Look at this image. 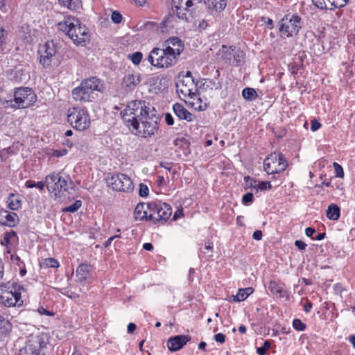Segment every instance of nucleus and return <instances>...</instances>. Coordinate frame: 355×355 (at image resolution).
Listing matches in <instances>:
<instances>
[{
	"instance_id": "1",
	"label": "nucleus",
	"mask_w": 355,
	"mask_h": 355,
	"mask_svg": "<svg viewBox=\"0 0 355 355\" xmlns=\"http://www.w3.org/2000/svg\"><path fill=\"white\" fill-rule=\"evenodd\" d=\"M58 28L65 33L67 35L77 44H85L89 40L88 30L85 26L82 25L78 19L67 16L60 22Z\"/></svg>"
},
{
	"instance_id": "2",
	"label": "nucleus",
	"mask_w": 355,
	"mask_h": 355,
	"mask_svg": "<svg viewBox=\"0 0 355 355\" xmlns=\"http://www.w3.org/2000/svg\"><path fill=\"white\" fill-rule=\"evenodd\" d=\"M150 112L145 101L136 100L130 102L121 114L125 124L132 129L138 128V123Z\"/></svg>"
},
{
	"instance_id": "3",
	"label": "nucleus",
	"mask_w": 355,
	"mask_h": 355,
	"mask_svg": "<svg viewBox=\"0 0 355 355\" xmlns=\"http://www.w3.org/2000/svg\"><path fill=\"white\" fill-rule=\"evenodd\" d=\"M103 84L96 77L83 80L80 85L72 90L73 98L80 103L92 102L96 97V92H101Z\"/></svg>"
},
{
	"instance_id": "4",
	"label": "nucleus",
	"mask_w": 355,
	"mask_h": 355,
	"mask_svg": "<svg viewBox=\"0 0 355 355\" xmlns=\"http://www.w3.org/2000/svg\"><path fill=\"white\" fill-rule=\"evenodd\" d=\"M49 345V336L44 332H36L27 338L20 355H46Z\"/></svg>"
},
{
	"instance_id": "5",
	"label": "nucleus",
	"mask_w": 355,
	"mask_h": 355,
	"mask_svg": "<svg viewBox=\"0 0 355 355\" xmlns=\"http://www.w3.org/2000/svg\"><path fill=\"white\" fill-rule=\"evenodd\" d=\"M24 287L16 282H7L0 284V303L6 306H21L24 301L21 293Z\"/></svg>"
},
{
	"instance_id": "6",
	"label": "nucleus",
	"mask_w": 355,
	"mask_h": 355,
	"mask_svg": "<svg viewBox=\"0 0 355 355\" xmlns=\"http://www.w3.org/2000/svg\"><path fill=\"white\" fill-rule=\"evenodd\" d=\"M148 61L157 69H167L177 64L178 60L163 46L155 47L149 53Z\"/></svg>"
},
{
	"instance_id": "7",
	"label": "nucleus",
	"mask_w": 355,
	"mask_h": 355,
	"mask_svg": "<svg viewBox=\"0 0 355 355\" xmlns=\"http://www.w3.org/2000/svg\"><path fill=\"white\" fill-rule=\"evenodd\" d=\"M67 121L73 128L83 131L90 126V116L86 108L70 107L67 110Z\"/></svg>"
},
{
	"instance_id": "8",
	"label": "nucleus",
	"mask_w": 355,
	"mask_h": 355,
	"mask_svg": "<svg viewBox=\"0 0 355 355\" xmlns=\"http://www.w3.org/2000/svg\"><path fill=\"white\" fill-rule=\"evenodd\" d=\"M159 116L152 110L148 115L146 116V117L138 123V128H132V131L135 130V134L141 137H150L157 133L159 130Z\"/></svg>"
},
{
	"instance_id": "9",
	"label": "nucleus",
	"mask_w": 355,
	"mask_h": 355,
	"mask_svg": "<svg viewBox=\"0 0 355 355\" xmlns=\"http://www.w3.org/2000/svg\"><path fill=\"white\" fill-rule=\"evenodd\" d=\"M302 19L297 14H287L278 23L281 36L293 37L298 33L302 28Z\"/></svg>"
},
{
	"instance_id": "10",
	"label": "nucleus",
	"mask_w": 355,
	"mask_h": 355,
	"mask_svg": "<svg viewBox=\"0 0 355 355\" xmlns=\"http://www.w3.org/2000/svg\"><path fill=\"white\" fill-rule=\"evenodd\" d=\"M45 184L48 191L57 196L58 193L67 191L72 188L73 182L69 177H62L61 173L53 172L46 177Z\"/></svg>"
},
{
	"instance_id": "11",
	"label": "nucleus",
	"mask_w": 355,
	"mask_h": 355,
	"mask_svg": "<svg viewBox=\"0 0 355 355\" xmlns=\"http://www.w3.org/2000/svg\"><path fill=\"white\" fill-rule=\"evenodd\" d=\"M36 99V95L32 89L19 88L15 92L14 101H10V105L14 108L24 109L33 105Z\"/></svg>"
},
{
	"instance_id": "12",
	"label": "nucleus",
	"mask_w": 355,
	"mask_h": 355,
	"mask_svg": "<svg viewBox=\"0 0 355 355\" xmlns=\"http://www.w3.org/2000/svg\"><path fill=\"white\" fill-rule=\"evenodd\" d=\"M288 166V162L282 153L274 152L270 154L263 162L265 171L268 174L283 172Z\"/></svg>"
},
{
	"instance_id": "13",
	"label": "nucleus",
	"mask_w": 355,
	"mask_h": 355,
	"mask_svg": "<svg viewBox=\"0 0 355 355\" xmlns=\"http://www.w3.org/2000/svg\"><path fill=\"white\" fill-rule=\"evenodd\" d=\"M218 55L226 63L234 66L239 65L245 58L243 51L240 49L224 45L218 51Z\"/></svg>"
},
{
	"instance_id": "14",
	"label": "nucleus",
	"mask_w": 355,
	"mask_h": 355,
	"mask_svg": "<svg viewBox=\"0 0 355 355\" xmlns=\"http://www.w3.org/2000/svg\"><path fill=\"white\" fill-rule=\"evenodd\" d=\"M149 209V220L157 222L166 220L172 214L171 206L165 202L150 203L147 205Z\"/></svg>"
},
{
	"instance_id": "15",
	"label": "nucleus",
	"mask_w": 355,
	"mask_h": 355,
	"mask_svg": "<svg viewBox=\"0 0 355 355\" xmlns=\"http://www.w3.org/2000/svg\"><path fill=\"white\" fill-rule=\"evenodd\" d=\"M200 2V0H172V10L180 19L187 21L191 8Z\"/></svg>"
},
{
	"instance_id": "16",
	"label": "nucleus",
	"mask_w": 355,
	"mask_h": 355,
	"mask_svg": "<svg viewBox=\"0 0 355 355\" xmlns=\"http://www.w3.org/2000/svg\"><path fill=\"white\" fill-rule=\"evenodd\" d=\"M109 184L114 190L123 192H130L134 189L132 180L123 173H116L109 180Z\"/></svg>"
},
{
	"instance_id": "17",
	"label": "nucleus",
	"mask_w": 355,
	"mask_h": 355,
	"mask_svg": "<svg viewBox=\"0 0 355 355\" xmlns=\"http://www.w3.org/2000/svg\"><path fill=\"white\" fill-rule=\"evenodd\" d=\"M173 57L178 60L180 55L184 51V44L178 37H171L162 44Z\"/></svg>"
},
{
	"instance_id": "18",
	"label": "nucleus",
	"mask_w": 355,
	"mask_h": 355,
	"mask_svg": "<svg viewBox=\"0 0 355 355\" xmlns=\"http://www.w3.org/2000/svg\"><path fill=\"white\" fill-rule=\"evenodd\" d=\"M40 63L44 67L50 66L52 57L55 55L56 50L53 42H47L40 49Z\"/></svg>"
},
{
	"instance_id": "19",
	"label": "nucleus",
	"mask_w": 355,
	"mask_h": 355,
	"mask_svg": "<svg viewBox=\"0 0 355 355\" xmlns=\"http://www.w3.org/2000/svg\"><path fill=\"white\" fill-rule=\"evenodd\" d=\"M349 0H312L313 3L321 10H334L344 7Z\"/></svg>"
},
{
	"instance_id": "20",
	"label": "nucleus",
	"mask_w": 355,
	"mask_h": 355,
	"mask_svg": "<svg viewBox=\"0 0 355 355\" xmlns=\"http://www.w3.org/2000/svg\"><path fill=\"white\" fill-rule=\"evenodd\" d=\"M92 266L87 263L80 264L76 269V282L84 286L89 282L92 278Z\"/></svg>"
},
{
	"instance_id": "21",
	"label": "nucleus",
	"mask_w": 355,
	"mask_h": 355,
	"mask_svg": "<svg viewBox=\"0 0 355 355\" xmlns=\"http://www.w3.org/2000/svg\"><path fill=\"white\" fill-rule=\"evenodd\" d=\"M141 82V75L137 72H128L123 77L122 87L127 91L133 90Z\"/></svg>"
},
{
	"instance_id": "22",
	"label": "nucleus",
	"mask_w": 355,
	"mask_h": 355,
	"mask_svg": "<svg viewBox=\"0 0 355 355\" xmlns=\"http://www.w3.org/2000/svg\"><path fill=\"white\" fill-rule=\"evenodd\" d=\"M190 336L188 335H178L170 338L167 341L168 349L171 352H175L180 349L190 340Z\"/></svg>"
},
{
	"instance_id": "23",
	"label": "nucleus",
	"mask_w": 355,
	"mask_h": 355,
	"mask_svg": "<svg viewBox=\"0 0 355 355\" xmlns=\"http://www.w3.org/2000/svg\"><path fill=\"white\" fill-rule=\"evenodd\" d=\"M18 219L15 213L10 212L6 209L0 210V224L9 227H13L16 225Z\"/></svg>"
},
{
	"instance_id": "24",
	"label": "nucleus",
	"mask_w": 355,
	"mask_h": 355,
	"mask_svg": "<svg viewBox=\"0 0 355 355\" xmlns=\"http://www.w3.org/2000/svg\"><path fill=\"white\" fill-rule=\"evenodd\" d=\"M173 110L175 115L180 119H184L187 121H192L193 116L180 103H175L173 105Z\"/></svg>"
},
{
	"instance_id": "25",
	"label": "nucleus",
	"mask_w": 355,
	"mask_h": 355,
	"mask_svg": "<svg viewBox=\"0 0 355 355\" xmlns=\"http://www.w3.org/2000/svg\"><path fill=\"white\" fill-rule=\"evenodd\" d=\"M227 0H205V3L210 11L221 12L225 9Z\"/></svg>"
},
{
	"instance_id": "26",
	"label": "nucleus",
	"mask_w": 355,
	"mask_h": 355,
	"mask_svg": "<svg viewBox=\"0 0 355 355\" xmlns=\"http://www.w3.org/2000/svg\"><path fill=\"white\" fill-rule=\"evenodd\" d=\"M135 216L137 220H143L144 219L149 220V209L147 205L140 203L137 205L135 209Z\"/></svg>"
},
{
	"instance_id": "27",
	"label": "nucleus",
	"mask_w": 355,
	"mask_h": 355,
	"mask_svg": "<svg viewBox=\"0 0 355 355\" xmlns=\"http://www.w3.org/2000/svg\"><path fill=\"white\" fill-rule=\"evenodd\" d=\"M16 239H17V234L13 231L4 233L3 237L1 241V244L7 248V250H6L7 254L11 253V250H10L8 245L11 243L14 242Z\"/></svg>"
},
{
	"instance_id": "28",
	"label": "nucleus",
	"mask_w": 355,
	"mask_h": 355,
	"mask_svg": "<svg viewBox=\"0 0 355 355\" xmlns=\"http://www.w3.org/2000/svg\"><path fill=\"white\" fill-rule=\"evenodd\" d=\"M7 203L11 210H18L21 207V200L19 196L10 193L8 197Z\"/></svg>"
},
{
	"instance_id": "29",
	"label": "nucleus",
	"mask_w": 355,
	"mask_h": 355,
	"mask_svg": "<svg viewBox=\"0 0 355 355\" xmlns=\"http://www.w3.org/2000/svg\"><path fill=\"white\" fill-rule=\"evenodd\" d=\"M12 327L10 321L0 315V336H7L11 331Z\"/></svg>"
},
{
	"instance_id": "30",
	"label": "nucleus",
	"mask_w": 355,
	"mask_h": 355,
	"mask_svg": "<svg viewBox=\"0 0 355 355\" xmlns=\"http://www.w3.org/2000/svg\"><path fill=\"white\" fill-rule=\"evenodd\" d=\"M327 217L333 220H337L340 217V208L336 204H331L326 211Z\"/></svg>"
},
{
	"instance_id": "31",
	"label": "nucleus",
	"mask_w": 355,
	"mask_h": 355,
	"mask_svg": "<svg viewBox=\"0 0 355 355\" xmlns=\"http://www.w3.org/2000/svg\"><path fill=\"white\" fill-rule=\"evenodd\" d=\"M242 96L244 99L248 101H252L258 97L256 90L250 87L243 89L242 91Z\"/></svg>"
},
{
	"instance_id": "32",
	"label": "nucleus",
	"mask_w": 355,
	"mask_h": 355,
	"mask_svg": "<svg viewBox=\"0 0 355 355\" xmlns=\"http://www.w3.org/2000/svg\"><path fill=\"white\" fill-rule=\"evenodd\" d=\"M269 289L272 294L279 297L283 296V293L284 292V288L277 282L271 281L269 284Z\"/></svg>"
},
{
	"instance_id": "33",
	"label": "nucleus",
	"mask_w": 355,
	"mask_h": 355,
	"mask_svg": "<svg viewBox=\"0 0 355 355\" xmlns=\"http://www.w3.org/2000/svg\"><path fill=\"white\" fill-rule=\"evenodd\" d=\"M60 5L67 7L70 10H76L80 6V0H58Z\"/></svg>"
},
{
	"instance_id": "34",
	"label": "nucleus",
	"mask_w": 355,
	"mask_h": 355,
	"mask_svg": "<svg viewBox=\"0 0 355 355\" xmlns=\"http://www.w3.org/2000/svg\"><path fill=\"white\" fill-rule=\"evenodd\" d=\"M42 265L46 268H58L59 262L54 258H46L43 260Z\"/></svg>"
},
{
	"instance_id": "35",
	"label": "nucleus",
	"mask_w": 355,
	"mask_h": 355,
	"mask_svg": "<svg viewBox=\"0 0 355 355\" xmlns=\"http://www.w3.org/2000/svg\"><path fill=\"white\" fill-rule=\"evenodd\" d=\"M8 37V31L3 27H0V52L3 50V46L6 44Z\"/></svg>"
},
{
	"instance_id": "36",
	"label": "nucleus",
	"mask_w": 355,
	"mask_h": 355,
	"mask_svg": "<svg viewBox=\"0 0 355 355\" xmlns=\"http://www.w3.org/2000/svg\"><path fill=\"white\" fill-rule=\"evenodd\" d=\"M128 57L133 64L138 65L142 60L143 54L141 52L137 51L132 54H129Z\"/></svg>"
},
{
	"instance_id": "37",
	"label": "nucleus",
	"mask_w": 355,
	"mask_h": 355,
	"mask_svg": "<svg viewBox=\"0 0 355 355\" xmlns=\"http://www.w3.org/2000/svg\"><path fill=\"white\" fill-rule=\"evenodd\" d=\"M45 185H46L45 182H44L42 181L35 182L32 180H28L26 182V186L28 188L36 187V188L39 189L40 190H43Z\"/></svg>"
},
{
	"instance_id": "38",
	"label": "nucleus",
	"mask_w": 355,
	"mask_h": 355,
	"mask_svg": "<svg viewBox=\"0 0 355 355\" xmlns=\"http://www.w3.org/2000/svg\"><path fill=\"white\" fill-rule=\"evenodd\" d=\"M233 300L234 302H242L248 297V294L245 293L243 288H240L236 295H233Z\"/></svg>"
},
{
	"instance_id": "39",
	"label": "nucleus",
	"mask_w": 355,
	"mask_h": 355,
	"mask_svg": "<svg viewBox=\"0 0 355 355\" xmlns=\"http://www.w3.org/2000/svg\"><path fill=\"white\" fill-rule=\"evenodd\" d=\"M82 202L80 200H76L73 204L64 208V211L67 212L73 213L76 211L80 207Z\"/></svg>"
},
{
	"instance_id": "40",
	"label": "nucleus",
	"mask_w": 355,
	"mask_h": 355,
	"mask_svg": "<svg viewBox=\"0 0 355 355\" xmlns=\"http://www.w3.org/2000/svg\"><path fill=\"white\" fill-rule=\"evenodd\" d=\"M293 327L297 331H304L306 329V324L300 319H295L293 321Z\"/></svg>"
},
{
	"instance_id": "41",
	"label": "nucleus",
	"mask_w": 355,
	"mask_h": 355,
	"mask_svg": "<svg viewBox=\"0 0 355 355\" xmlns=\"http://www.w3.org/2000/svg\"><path fill=\"white\" fill-rule=\"evenodd\" d=\"M270 343L268 340H266L263 343V345L257 349V352L259 355H264L266 352L270 348Z\"/></svg>"
},
{
	"instance_id": "42",
	"label": "nucleus",
	"mask_w": 355,
	"mask_h": 355,
	"mask_svg": "<svg viewBox=\"0 0 355 355\" xmlns=\"http://www.w3.org/2000/svg\"><path fill=\"white\" fill-rule=\"evenodd\" d=\"M333 166H334L335 173H336V176L338 178H343L344 177V171H343L342 166L336 162H334Z\"/></svg>"
},
{
	"instance_id": "43",
	"label": "nucleus",
	"mask_w": 355,
	"mask_h": 355,
	"mask_svg": "<svg viewBox=\"0 0 355 355\" xmlns=\"http://www.w3.org/2000/svg\"><path fill=\"white\" fill-rule=\"evenodd\" d=\"M254 188H258L261 191H265L270 189L271 188V184L270 182H259L257 185H254Z\"/></svg>"
},
{
	"instance_id": "44",
	"label": "nucleus",
	"mask_w": 355,
	"mask_h": 355,
	"mask_svg": "<svg viewBox=\"0 0 355 355\" xmlns=\"http://www.w3.org/2000/svg\"><path fill=\"white\" fill-rule=\"evenodd\" d=\"M254 200V196L252 193H247L242 198V202L244 205H248L249 203H252Z\"/></svg>"
},
{
	"instance_id": "45",
	"label": "nucleus",
	"mask_w": 355,
	"mask_h": 355,
	"mask_svg": "<svg viewBox=\"0 0 355 355\" xmlns=\"http://www.w3.org/2000/svg\"><path fill=\"white\" fill-rule=\"evenodd\" d=\"M111 19L115 24H119L122 20V15L117 11H114L112 14Z\"/></svg>"
},
{
	"instance_id": "46",
	"label": "nucleus",
	"mask_w": 355,
	"mask_h": 355,
	"mask_svg": "<svg viewBox=\"0 0 355 355\" xmlns=\"http://www.w3.org/2000/svg\"><path fill=\"white\" fill-rule=\"evenodd\" d=\"M148 188L146 185L141 184L139 186V195L141 197H146L148 195Z\"/></svg>"
},
{
	"instance_id": "47",
	"label": "nucleus",
	"mask_w": 355,
	"mask_h": 355,
	"mask_svg": "<svg viewBox=\"0 0 355 355\" xmlns=\"http://www.w3.org/2000/svg\"><path fill=\"white\" fill-rule=\"evenodd\" d=\"M214 339L216 342L223 344L225 341V335L222 333H218L214 335Z\"/></svg>"
},
{
	"instance_id": "48",
	"label": "nucleus",
	"mask_w": 355,
	"mask_h": 355,
	"mask_svg": "<svg viewBox=\"0 0 355 355\" xmlns=\"http://www.w3.org/2000/svg\"><path fill=\"white\" fill-rule=\"evenodd\" d=\"M321 127V124L319 121L313 120L311 121V130L313 132L318 130Z\"/></svg>"
},
{
	"instance_id": "49",
	"label": "nucleus",
	"mask_w": 355,
	"mask_h": 355,
	"mask_svg": "<svg viewBox=\"0 0 355 355\" xmlns=\"http://www.w3.org/2000/svg\"><path fill=\"white\" fill-rule=\"evenodd\" d=\"M37 312L40 315H50V316H52L54 315V313L53 312H51L43 307H39L37 309Z\"/></svg>"
},
{
	"instance_id": "50",
	"label": "nucleus",
	"mask_w": 355,
	"mask_h": 355,
	"mask_svg": "<svg viewBox=\"0 0 355 355\" xmlns=\"http://www.w3.org/2000/svg\"><path fill=\"white\" fill-rule=\"evenodd\" d=\"M295 246L297 247L298 249H300L301 250H304L307 246V245L304 242H303L302 241H300V240L295 241Z\"/></svg>"
},
{
	"instance_id": "51",
	"label": "nucleus",
	"mask_w": 355,
	"mask_h": 355,
	"mask_svg": "<svg viewBox=\"0 0 355 355\" xmlns=\"http://www.w3.org/2000/svg\"><path fill=\"white\" fill-rule=\"evenodd\" d=\"M212 248H213L212 243H206L204 248H201L200 251L202 253L206 254V253H208L209 251H211Z\"/></svg>"
},
{
	"instance_id": "52",
	"label": "nucleus",
	"mask_w": 355,
	"mask_h": 355,
	"mask_svg": "<svg viewBox=\"0 0 355 355\" xmlns=\"http://www.w3.org/2000/svg\"><path fill=\"white\" fill-rule=\"evenodd\" d=\"M165 121L169 125H173L174 121H173V118L171 114H169V113L165 114Z\"/></svg>"
},
{
	"instance_id": "53",
	"label": "nucleus",
	"mask_w": 355,
	"mask_h": 355,
	"mask_svg": "<svg viewBox=\"0 0 355 355\" xmlns=\"http://www.w3.org/2000/svg\"><path fill=\"white\" fill-rule=\"evenodd\" d=\"M67 150H55L53 152V155L58 157L65 155L67 154Z\"/></svg>"
},
{
	"instance_id": "54",
	"label": "nucleus",
	"mask_w": 355,
	"mask_h": 355,
	"mask_svg": "<svg viewBox=\"0 0 355 355\" xmlns=\"http://www.w3.org/2000/svg\"><path fill=\"white\" fill-rule=\"evenodd\" d=\"M252 238L257 241H259L262 239V232L260 230H257L254 232L252 234Z\"/></svg>"
},
{
	"instance_id": "55",
	"label": "nucleus",
	"mask_w": 355,
	"mask_h": 355,
	"mask_svg": "<svg viewBox=\"0 0 355 355\" xmlns=\"http://www.w3.org/2000/svg\"><path fill=\"white\" fill-rule=\"evenodd\" d=\"M245 182L247 187H252L254 186L253 185V183L255 182L254 180H253L252 178H250L249 176L245 177L244 178Z\"/></svg>"
},
{
	"instance_id": "56",
	"label": "nucleus",
	"mask_w": 355,
	"mask_h": 355,
	"mask_svg": "<svg viewBox=\"0 0 355 355\" xmlns=\"http://www.w3.org/2000/svg\"><path fill=\"white\" fill-rule=\"evenodd\" d=\"M180 85H178V88L180 90V92L184 95H190L191 90L190 89L187 88L186 87L184 88H181Z\"/></svg>"
},
{
	"instance_id": "57",
	"label": "nucleus",
	"mask_w": 355,
	"mask_h": 355,
	"mask_svg": "<svg viewBox=\"0 0 355 355\" xmlns=\"http://www.w3.org/2000/svg\"><path fill=\"white\" fill-rule=\"evenodd\" d=\"M136 329V324L135 323H129L127 327L128 332L132 334Z\"/></svg>"
},
{
	"instance_id": "58",
	"label": "nucleus",
	"mask_w": 355,
	"mask_h": 355,
	"mask_svg": "<svg viewBox=\"0 0 355 355\" xmlns=\"http://www.w3.org/2000/svg\"><path fill=\"white\" fill-rule=\"evenodd\" d=\"M315 232V230L312 227H307L305 230V234L307 236H311Z\"/></svg>"
},
{
	"instance_id": "59",
	"label": "nucleus",
	"mask_w": 355,
	"mask_h": 355,
	"mask_svg": "<svg viewBox=\"0 0 355 355\" xmlns=\"http://www.w3.org/2000/svg\"><path fill=\"white\" fill-rule=\"evenodd\" d=\"M120 235H115V236H111L104 243V245L105 247H108L109 245H110L112 241L115 239V238H118L119 237Z\"/></svg>"
},
{
	"instance_id": "60",
	"label": "nucleus",
	"mask_w": 355,
	"mask_h": 355,
	"mask_svg": "<svg viewBox=\"0 0 355 355\" xmlns=\"http://www.w3.org/2000/svg\"><path fill=\"white\" fill-rule=\"evenodd\" d=\"M4 275V267L2 261L0 259V280L3 277Z\"/></svg>"
},
{
	"instance_id": "61",
	"label": "nucleus",
	"mask_w": 355,
	"mask_h": 355,
	"mask_svg": "<svg viewBox=\"0 0 355 355\" xmlns=\"http://www.w3.org/2000/svg\"><path fill=\"white\" fill-rule=\"evenodd\" d=\"M144 249L150 251L153 249V246L150 243H145L143 245Z\"/></svg>"
},
{
	"instance_id": "62",
	"label": "nucleus",
	"mask_w": 355,
	"mask_h": 355,
	"mask_svg": "<svg viewBox=\"0 0 355 355\" xmlns=\"http://www.w3.org/2000/svg\"><path fill=\"white\" fill-rule=\"evenodd\" d=\"M10 259L12 261L17 262V264L20 261V258L17 255L10 254Z\"/></svg>"
},
{
	"instance_id": "63",
	"label": "nucleus",
	"mask_w": 355,
	"mask_h": 355,
	"mask_svg": "<svg viewBox=\"0 0 355 355\" xmlns=\"http://www.w3.org/2000/svg\"><path fill=\"white\" fill-rule=\"evenodd\" d=\"M312 308V304L311 302H308L304 305V311L308 313L311 311Z\"/></svg>"
},
{
	"instance_id": "64",
	"label": "nucleus",
	"mask_w": 355,
	"mask_h": 355,
	"mask_svg": "<svg viewBox=\"0 0 355 355\" xmlns=\"http://www.w3.org/2000/svg\"><path fill=\"white\" fill-rule=\"evenodd\" d=\"M349 341L353 345L354 347H355V335L349 336Z\"/></svg>"
}]
</instances>
